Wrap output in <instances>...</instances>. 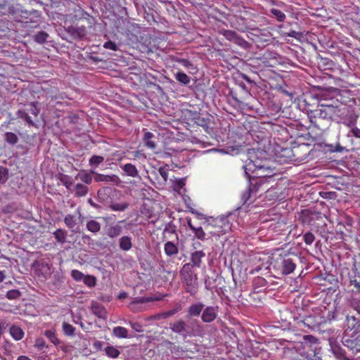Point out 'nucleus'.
<instances>
[{"instance_id": "nucleus-42", "label": "nucleus", "mask_w": 360, "mask_h": 360, "mask_svg": "<svg viewBox=\"0 0 360 360\" xmlns=\"http://www.w3.org/2000/svg\"><path fill=\"white\" fill-rule=\"evenodd\" d=\"M63 330L65 335L73 336L75 335V328L70 323L64 322L63 323Z\"/></svg>"}, {"instance_id": "nucleus-39", "label": "nucleus", "mask_w": 360, "mask_h": 360, "mask_svg": "<svg viewBox=\"0 0 360 360\" xmlns=\"http://www.w3.org/2000/svg\"><path fill=\"white\" fill-rule=\"evenodd\" d=\"M219 34L223 35L227 40L230 41H233L238 34L235 31L225 29L221 30L219 31Z\"/></svg>"}, {"instance_id": "nucleus-51", "label": "nucleus", "mask_w": 360, "mask_h": 360, "mask_svg": "<svg viewBox=\"0 0 360 360\" xmlns=\"http://www.w3.org/2000/svg\"><path fill=\"white\" fill-rule=\"evenodd\" d=\"M168 171H169V166L165 165L164 167H161L158 169V172L160 175L162 176L163 181L166 182L168 179Z\"/></svg>"}, {"instance_id": "nucleus-25", "label": "nucleus", "mask_w": 360, "mask_h": 360, "mask_svg": "<svg viewBox=\"0 0 360 360\" xmlns=\"http://www.w3.org/2000/svg\"><path fill=\"white\" fill-rule=\"evenodd\" d=\"M10 334L15 340H20L24 336V332L22 329L15 325H13L10 328Z\"/></svg>"}, {"instance_id": "nucleus-2", "label": "nucleus", "mask_w": 360, "mask_h": 360, "mask_svg": "<svg viewBox=\"0 0 360 360\" xmlns=\"http://www.w3.org/2000/svg\"><path fill=\"white\" fill-rule=\"evenodd\" d=\"M170 330L184 338L198 335L202 330V326L197 319H191L187 322L183 319H178L170 323Z\"/></svg>"}, {"instance_id": "nucleus-60", "label": "nucleus", "mask_w": 360, "mask_h": 360, "mask_svg": "<svg viewBox=\"0 0 360 360\" xmlns=\"http://www.w3.org/2000/svg\"><path fill=\"white\" fill-rule=\"evenodd\" d=\"M178 311H179L178 309H174L163 312L162 314H159L158 316H161L162 319H167V318L172 316L174 315L175 314H176L178 312Z\"/></svg>"}, {"instance_id": "nucleus-38", "label": "nucleus", "mask_w": 360, "mask_h": 360, "mask_svg": "<svg viewBox=\"0 0 360 360\" xmlns=\"http://www.w3.org/2000/svg\"><path fill=\"white\" fill-rule=\"evenodd\" d=\"M9 170L7 167L0 166V184H5L9 179Z\"/></svg>"}, {"instance_id": "nucleus-18", "label": "nucleus", "mask_w": 360, "mask_h": 360, "mask_svg": "<svg viewBox=\"0 0 360 360\" xmlns=\"http://www.w3.org/2000/svg\"><path fill=\"white\" fill-rule=\"evenodd\" d=\"M205 257V253L202 250H195L191 255V269L193 266L200 267L202 264V259Z\"/></svg>"}, {"instance_id": "nucleus-6", "label": "nucleus", "mask_w": 360, "mask_h": 360, "mask_svg": "<svg viewBox=\"0 0 360 360\" xmlns=\"http://www.w3.org/2000/svg\"><path fill=\"white\" fill-rule=\"evenodd\" d=\"M20 0H4V3L0 4L1 9H7L8 14L18 18L20 13L25 10L23 6L20 3Z\"/></svg>"}, {"instance_id": "nucleus-53", "label": "nucleus", "mask_w": 360, "mask_h": 360, "mask_svg": "<svg viewBox=\"0 0 360 360\" xmlns=\"http://www.w3.org/2000/svg\"><path fill=\"white\" fill-rule=\"evenodd\" d=\"M128 207L127 203H115L110 205V208L114 211H124Z\"/></svg>"}, {"instance_id": "nucleus-59", "label": "nucleus", "mask_w": 360, "mask_h": 360, "mask_svg": "<svg viewBox=\"0 0 360 360\" xmlns=\"http://www.w3.org/2000/svg\"><path fill=\"white\" fill-rule=\"evenodd\" d=\"M347 136L348 137L354 136L355 138L360 139V128H359L356 126L352 129H350L347 134Z\"/></svg>"}, {"instance_id": "nucleus-37", "label": "nucleus", "mask_w": 360, "mask_h": 360, "mask_svg": "<svg viewBox=\"0 0 360 360\" xmlns=\"http://www.w3.org/2000/svg\"><path fill=\"white\" fill-rule=\"evenodd\" d=\"M175 79L180 83L187 85L190 83V77L184 72L179 71L175 74Z\"/></svg>"}, {"instance_id": "nucleus-24", "label": "nucleus", "mask_w": 360, "mask_h": 360, "mask_svg": "<svg viewBox=\"0 0 360 360\" xmlns=\"http://www.w3.org/2000/svg\"><path fill=\"white\" fill-rule=\"evenodd\" d=\"M86 226V229L94 234H97L101 229V224L95 219L88 221Z\"/></svg>"}, {"instance_id": "nucleus-30", "label": "nucleus", "mask_w": 360, "mask_h": 360, "mask_svg": "<svg viewBox=\"0 0 360 360\" xmlns=\"http://www.w3.org/2000/svg\"><path fill=\"white\" fill-rule=\"evenodd\" d=\"M4 141L7 143L14 146L17 144L19 139L16 134L13 132L7 131L4 134Z\"/></svg>"}, {"instance_id": "nucleus-13", "label": "nucleus", "mask_w": 360, "mask_h": 360, "mask_svg": "<svg viewBox=\"0 0 360 360\" xmlns=\"http://www.w3.org/2000/svg\"><path fill=\"white\" fill-rule=\"evenodd\" d=\"M344 345L354 354L360 353V333L355 337L347 338L344 341Z\"/></svg>"}, {"instance_id": "nucleus-21", "label": "nucleus", "mask_w": 360, "mask_h": 360, "mask_svg": "<svg viewBox=\"0 0 360 360\" xmlns=\"http://www.w3.org/2000/svg\"><path fill=\"white\" fill-rule=\"evenodd\" d=\"M119 247L122 250H129L132 248L131 238L128 236L121 237L119 240Z\"/></svg>"}, {"instance_id": "nucleus-46", "label": "nucleus", "mask_w": 360, "mask_h": 360, "mask_svg": "<svg viewBox=\"0 0 360 360\" xmlns=\"http://www.w3.org/2000/svg\"><path fill=\"white\" fill-rule=\"evenodd\" d=\"M176 62L179 64L182 65L184 67L190 70H195L196 68L194 65L188 59L185 58H179L176 60Z\"/></svg>"}, {"instance_id": "nucleus-1", "label": "nucleus", "mask_w": 360, "mask_h": 360, "mask_svg": "<svg viewBox=\"0 0 360 360\" xmlns=\"http://www.w3.org/2000/svg\"><path fill=\"white\" fill-rule=\"evenodd\" d=\"M267 153L260 149H250L248 151V159L243 166L246 175L250 172L264 176H271L274 169L269 165L266 158Z\"/></svg>"}, {"instance_id": "nucleus-23", "label": "nucleus", "mask_w": 360, "mask_h": 360, "mask_svg": "<svg viewBox=\"0 0 360 360\" xmlns=\"http://www.w3.org/2000/svg\"><path fill=\"white\" fill-rule=\"evenodd\" d=\"M164 250L165 254L169 257L176 255L179 252L177 246L171 241H168L165 244Z\"/></svg>"}, {"instance_id": "nucleus-27", "label": "nucleus", "mask_w": 360, "mask_h": 360, "mask_svg": "<svg viewBox=\"0 0 360 360\" xmlns=\"http://www.w3.org/2000/svg\"><path fill=\"white\" fill-rule=\"evenodd\" d=\"M358 115L352 112L342 124L352 129L356 126Z\"/></svg>"}, {"instance_id": "nucleus-33", "label": "nucleus", "mask_w": 360, "mask_h": 360, "mask_svg": "<svg viewBox=\"0 0 360 360\" xmlns=\"http://www.w3.org/2000/svg\"><path fill=\"white\" fill-rule=\"evenodd\" d=\"M16 115L18 118L22 119L25 120L29 126H34V122L32 120L31 117L28 115V114L22 110H18L16 112Z\"/></svg>"}, {"instance_id": "nucleus-45", "label": "nucleus", "mask_w": 360, "mask_h": 360, "mask_svg": "<svg viewBox=\"0 0 360 360\" xmlns=\"http://www.w3.org/2000/svg\"><path fill=\"white\" fill-rule=\"evenodd\" d=\"M104 161V158L101 155H93L89 159V165L94 167H97L101 163Z\"/></svg>"}, {"instance_id": "nucleus-12", "label": "nucleus", "mask_w": 360, "mask_h": 360, "mask_svg": "<svg viewBox=\"0 0 360 360\" xmlns=\"http://www.w3.org/2000/svg\"><path fill=\"white\" fill-rule=\"evenodd\" d=\"M346 330L360 332V316L348 314L345 319Z\"/></svg>"}, {"instance_id": "nucleus-61", "label": "nucleus", "mask_w": 360, "mask_h": 360, "mask_svg": "<svg viewBox=\"0 0 360 360\" xmlns=\"http://www.w3.org/2000/svg\"><path fill=\"white\" fill-rule=\"evenodd\" d=\"M130 326L136 332L141 333L143 331L142 325L138 322H130Z\"/></svg>"}, {"instance_id": "nucleus-50", "label": "nucleus", "mask_w": 360, "mask_h": 360, "mask_svg": "<svg viewBox=\"0 0 360 360\" xmlns=\"http://www.w3.org/2000/svg\"><path fill=\"white\" fill-rule=\"evenodd\" d=\"M71 276L76 281H82L84 280L85 275L79 271V270L74 269L71 271Z\"/></svg>"}, {"instance_id": "nucleus-4", "label": "nucleus", "mask_w": 360, "mask_h": 360, "mask_svg": "<svg viewBox=\"0 0 360 360\" xmlns=\"http://www.w3.org/2000/svg\"><path fill=\"white\" fill-rule=\"evenodd\" d=\"M180 276L186 292L194 296L198 291L197 275L191 269L190 263L185 264L180 270Z\"/></svg>"}, {"instance_id": "nucleus-19", "label": "nucleus", "mask_w": 360, "mask_h": 360, "mask_svg": "<svg viewBox=\"0 0 360 360\" xmlns=\"http://www.w3.org/2000/svg\"><path fill=\"white\" fill-rule=\"evenodd\" d=\"M203 308H204V304L201 302L191 304L188 308V314L186 315V317L189 318V317H192V316H193V317L198 316L200 314V313L202 311Z\"/></svg>"}, {"instance_id": "nucleus-11", "label": "nucleus", "mask_w": 360, "mask_h": 360, "mask_svg": "<svg viewBox=\"0 0 360 360\" xmlns=\"http://www.w3.org/2000/svg\"><path fill=\"white\" fill-rule=\"evenodd\" d=\"M335 112L333 116V121L338 123H342L345 119L352 112L345 105L335 106Z\"/></svg>"}, {"instance_id": "nucleus-55", "label": "nucleus", "mask_w": 360, "mask_h": 360, "mask_svg": "<svg viewBox=\"0 0 360 360\" xmlns=\"http://www.w3.org/2000/svg\"><path fill=\"white\" fill-rule=\"evenodd\" d=\"M232 42L242 48H245L248 46V42L238 34H237V36L235 37L234 40Z\"/></svg>"}, {"instance_id": "nucleus-35", "label": "nucleus", "mask_w": 360, "mask_h": 360, "mask_svg": "<svg viewBox=\"0 0 360 360\" xmlns=\"http://www.w3.org/2000/svg\"><path fill=\"white\" fill-rule=\"evenodd\" d=\"M53 236L58 242L64 243L66 241L67 231L62 229H58L53 233Z\"/></svg>"}, {"instance_id": "nucleus-63", "label": "nucleus", "mask_w": 360, "mask_h": 360, "mask_svg": "<svg viewBox=\"0 0 360 360\" xmlns=\"http://www.w3.org/2000/svg\"><path fill=\"white\" fill-rule=\"evenodd\" d=\"M252 194L250 192L248 189L244 191L241 195V199L243 203H246L248 200L251 198Z\"/></svg>"}, {"instance_id": "nucleus-20", "label": "nucleus", "mask_w": 360, "mask_h": 360, "mask_svg": "<svg viewBox=\"0 0 360 360\" xmlns=\"http://www.w3.org/2000/svg\"><path fill=\"white\" fill-rule=\"evenodd\" d=\"M124 174L131 177H139V172L135 165L131 163H127L120 166Z\"/></svg>"}, {"instance_id": "nucleus-56", "label": "nucleus", "mask_w": 360, "mask_h": 360, "mask_svg": "<svg viewBox=\"0 0 360 360\" xmlns=\"http://www.w3.org/2000/svg\"><path fill=\"white\" fill-rule=\"evenodd\" d=\"M304 241L307 245H311L315 240V236L311 232H307L303 236Z\"/></svg>"}, {"instance_id": "nucleus-17", "label": "nucleus", "mask_w": 360, "mask_h": 360, "mask_svg": "<svg viewBox=\"0 0 360 360\" xmlns=\"http://www.w3.org/2000/svg\"><path fill=\"white\" fill-rule=\"evenodd\" d=\"M91 312L99 319H107L108 313L105 308L97 302H92L91 305Z\"/></svg>"}, {"instance_id": "nucleus-10", "label": "nucleus", "mask_w": 360, "mask_h": 360, "mask_svg": "<svg viewBox=\"0 0 360 360\" xmlns=\"http://www.w3.org/2000/svg\"><path fill=\"white\" fill-rule=\"evenodd\" d=\"M218 307L208 306L202 310L201 319L204 323H211L217 316Z\"/></svg>"}, {"instance_id": "nucleus-14", "label": "nucleus", "mask_w": 360, "mask_h": 360, "mask_svg": "<svg viewBox=\"0 0 360 360\" xmlns=\"http://www.w3.org/2000/svg\"><path fill=\"white\" fill-rule=\"evenodd\" d=\"M91 173L94 175V179L96 182H105L117 184L120 181L118 176L115 174L106 175L98 174L96 172L94 169H91Z\"/></svg>"}, {"instance_id": "nucleus-34", "label": "nucleus", "mask_w": 360, "mask_h": 360, "mask_svg": "<svg viewBox=\"0 0 360 360\" xmlns=\"http://www.w3.org/2000/svg\"><path fill=\"white\" fill-rule=\"evenodd\" d=\"M75 195L77 197L85 196L89 192V188L82 184H77L75 186Z\"/></svg>"}, {"instance_id": "nucleus-7", "label": "nucleus", "mask_w": 360, "mask_h": 360, "mask_svg": "<svg viewBox=\"0 0 360 360\" xmlns=\"http://www.w3.org/2000/svg\"><path fill=\"white\" fill-rule=\"evenodd\" d=\"M158 300L151 297H135L129 304L128 307L135 313L143 311L146 310L145 307L143 306V304Z\"/></svg>"}, {"instance_id": "nucleus-32", "label": "nucleus", "mask_w": 360, "mask_h": 360, "mask_svg": "<svg viewBox=\"0 0 360 360\" xmlns=\"http://www.w3.org/2000/svg\"><path fill=\"white\" fill-rule=\"evenodd\" d=\"M269 12L271 14V16L276 18L280 22H284L286 18L285 14L278 9L273 8L270 9Z\"/></svg>"}, {"instance_id": "nucleus-29", "label": "nucleus", "mask_w": 360, "mask_h": 360, "mask_svg": "<svg viewBox=\"0 0 360 360\" xmlns=\"http://www.w3.org/2000/svg\"><path fill=\"white\" fill-rule=\"evenodd\" d=\"M91 172L88 173L86 170L81 171L76 176V179H80L86 184H91L92 182V176Z\"/></svg>"}, {"instance_id": "nucleus-52", "label": "nucleus", "mask_w": 360, "mask_h": 360, "mask_svg": "<svg viewBox=\"0 0 360 360\" xmlns=\"http://www.w3.org/2000/svg\"><path fill=\"white\" fill-rule=\"evenodd\" d=\"M34 347L39 350L44 352V349L47 348V345L43 338H37L35 340Z\"/></svg>"}, {"instance_id": "nucleus-31", "label": "nucleus", "mask_w": 360, "mask_h": 360, "mask_svg": "<svg viewBox=\"0 0 360 360\" xmlns=\"http://www.w3.org/2000/svg\"><path fill=\"white\" fill-rule=\"evenodd\" d=\"M113 335L118 338H127L128 337V330L122 326H116L112 330Z\"/></svg>"}, {"instance_id": "nucleus-43", "label": "nucleus", "mask_w": 360, "mask_h": 360, "mask_svg": "<svg viewBox=\"0 0 360 360\" xmlns=\"http://www.w3.org/2000/svg\"><path fill=\"white\" fill-rule=\"evenodd\" d=\"M193 120L196 124L202 127H208L209 119L202 117L200 115H198L193 117Z\"/></svg>"}, {"instance_id": "nucleus-5", "label": "nucleus", "mask_w": 360, "mask_h": 360, "mask_svg": "<svg viewBox=\"0 0 360 360\" xmlns=\"http://www.w3.org/2000/svg\"><path fill=\"white\" fill-rule=\"evenodd\" d=\"M41 13L37 10L32 9L31 11L25 10L20 13L18 22H20L24 25L25 28H36L41 22Z\"/></svg>"}, {"instance_id": "nucleus-58", "label": "nucleus", "mask_w": 360, "mask_h": 360, "mask_svg": "<svg viewBox=\"0 0 360 360\" xmlns=\"http://www.w3.org/2000/svg\"><path fill=\"white\" fill-rule=\"evenodd\" d=\"M110 188L108 187H103L98 190L97 195L98 198L104 200L105 196L108 195L107 191H108Z\"/></svg>"}, {"instance_id": "nucleus-40", "label": "nucleus", "mask_w": 360, "mask_h": 360, "mask_svg": "<svg viewBox=\"0 0 360 360\" xmlns=\"http://www.w3.org/2000/svg\"><path fill=\"white\" fill-rule=\"evenodd\" d=\"M105 354L111 358H117L120 354V352L112 346H108L105 349Z\"/></svg>"}, {"instance_id": "nucleus-48", "label": "nucleus", "mask_w": 360, "mask_h": 360, "mask_svg": "<svg viewBox=\"0 0 360 360\" xmlns=\"http://www.w3.org/2000/svg\"><path fill=\"white\" fill-rule=\"evenodd\" d=\"M83 282L88 287L92 288L94 287L96 284V278L94 276L85 275Z\"/></svg>"}, {"instance_id": "nucleus-8", "label": "nucleus", "mask_w": 360, "mask_h": 360, "mask_svg": "<svg viewBox=\"0 0 360 360\" xmlns=\"http://www.w3.org/2000/svg\"><path fill=\"white\" fill-rule=\"evenodd\" d=\"M246 176L249 179V186L248 189L252 195H256L259 188L264 185V180L261 178L262 176L257 174L253 176H251L250 174Z\"/></svg>"}, {"instance_id": "nucleus-64", "label": "nucleus", "mask_w": 360, "mask_h": 360, "mask_svg": "<svg viewBox=\"0 0 360 360\" xmlns=\"http://www.w3.org/2000/svg\"><path fill=\"white\" fill-rule=\"evenodd\" d=\"M352 305L354 309L356 311L357 315L360 316V304L357 302H353Z\"/></svg>"}, {"instance_id": "nucleus-26", "label": "nucleus", "mask_w": 360, "mask_h": 360, "mask_svg": "<svg viewBox=\"0 0 360 360\" xmlns=\"http://www.w3.org/2000/svg\"><path fill=\"white\" fill-rule=\"evenodd\" d=\"M122 231V227L118 224L110 226L107 230V235L110 238L119 236Z\"/></svg>"}, {"instance_id": "nucleus-3", "label": "nucleus", "mask_w": 360, "mask_h": 360, "mask_svg": "<svg viewBox=\"0 0 360 360\" xmlns=\"http://www.w3.org/2000/svg\"><path fill=\"white\" fill-rule=\"evenodd\" d=\"M335 106L332 105H318L316 109L309 112L308 116L311 123L316 127H320L319 125L322 121L329 122L333 121V116Z\"/></svg>"}, {"instance_id": "nucleus-41", "label": "nucleus", "mask_w": 360, "mask_h": 360, "mask_svg": "<svg viewBox=\"0 0 360 360\" xmlns=\"http://www.w3.org/2000/svg\"><path fill=\"white\" fill-rule=\"evenodd\" d=\"M192 231L198 239L202 241H204L207 239L206 233L201 226L195 227Z\"/></svg>"}, {"instance_id": "nucleus-16", "label": "nucleus", "mask_w": 360, "mask_h": 360, "mask_svg": "<svg viewBox=\"0 0 360 360\" xmlns=\"http://www.w3.org/2000/svg\"><path fill=\"white\" fill-rule=\"evenodd\" d=\"M281 266L282 274L288 275L294 271L296 264L292 259L287 257L282 259Z\"/></svg>"}, {"instance_id": "nucleus-9", "label": "nucleus", "mask_w": 360, "mask_h": 360, "mask_svg": "<svg viewBox=\"0 0 360 360\" xmlns=\"http://www.w3.org/2000/svg\"><path fill=\"white\" fill-rule=\"evenodd\" d=\"M65 30L73 39H82L87 32L86 27L83 25H71L65 28Z\"/></svg>"}, {"instance_id": "nucleus-36", "label": "nucleus", "mask_w": 360, "mask_h": 360, "mask_svg": "<svg viewBox=\"0 0 360 360\" xmlns=\"http://www.w3.org/2000/svg\"><path fill=\"white\" fill-rule=\"evenodd\" d=\"M49 37V34L44 31L38 32L34 36V40L35 42L42 44L47 41L48 37Z\"/></svg>"}, {"instance_id": "nucleus-22", "label": "nucleus", "mask_w": 360, "mask_h": 360, "mask_svg": "<svg viewBox=\"0 0 360 360\" xmlns=\"http://www.w3.org/2000/svg\"><path fill=\"white\" fill-rule=\"evenodd\" d=\"M154 134L152 132L146 131L144 134L143 141L145 144V146L152 150H154L156 148V143L155 141L152 140L153 138H154Z\"/></svg>"}, {"instance_id": "nucleus-62", "label": "nucleus", "mask_w": 360, "mask_h": 360, "mask_svg": "<svg viewBox=\"0 0 360 360\" xmlns=\"http://www.w3.org/2000/svg\"><path fill=\"white\" fill-rule=\"evenodd\" d=\"M30 109L29 110V112L37 117L39 113V109L37 107V105L35 103H30Z\"/></svg>"}, {"instance_id": "nucleus-54", "label": "nucleus", "mask_w": 360, "mask_h": 360, "mask_svg": "<svg viewBox=\"0 0 360 360\" xmlns=\"http://www.w3.org/2000/svg\"><path fill=\"white\" fill-rule=\"evenodd\" d=\"M103 47L106 49H110L114 51H117L119 49L118 45L111 40H108L106 42H105L103 44Z\"/></svg>"}, {"instance_id": "nucleus-57", "label": "nucleus", "mask_w": 360, "mask_h": 360, "mask_svg": "<svg viewBox=\"0 0 360 360\" xmlns=\"http://www.w3.org/2000/svg\"><path fill=\"white\" fill-rule=\"evenodd\" d=\"M21 295V292L18 290H11L7 292L6 297L9 300H15Z\"/></svg>"}, {"instance_id": "nucleus-49", "label": "nucleus", "mask_w": 360, "mask_h": 360, "mask_svg": "<svg viewBox=\"0 0 360 360\" xmlns=\"http://www.w3.org/2000/svg\"><path fill=\"white\" fill-rule=\"evenodd\" d=\"M59 180L68 189H70V186L72 184L70 177L66 174H61L59 177Z\"/></svg>"}, {"instance_id": "nucleus-44", "label": "nucleus", "mask_w": 360, "mask_h": 360, "mask_svg": "<svg viewBox=\"0 0 360 360\" xmlns=\"http://www.w3.org/2000/svg\"><path fill=\"white\" fill-rule=\"evenodd\" d=\"M44 335L53 345H57L60 343L54 331L46 330Z\"/></svg>"}, {"instance_id": "nucleus-28", "label": "nucleus", "mask_w": 360, "mask_h": 360, "mask_svg": "<svg viewBox=\"0 0 360 360\" xmlns=\"http://www.w3.org/2000/svg\"><path fill=\"white\" fill-rule=\"evenodd\" d=\"M64 222L68 229H72L75 233L77 232V231L74 230V228L77 225V219L75 215L67 214L64 218Z\"/></svg>"}, {"instance_id": "nucleus-15", "label": "nucleus", "mask_w": 360, "mask_h": 360, "mask_svg": "<svg viewBox=\"0 0 360 360\" xmlns=\"http://www.w3.org/2000/svg\"><path fill=\"white\" fill-rule=\"evenodd\" d=\"M226 219H217L214 222H215V225L216 226L219 227V230L217 231H211L210 230V227H211V224H205V229L209 232V233L212 236H219L221 233H225L227 229H229V223L226 224V228H223L221 226H220L219 224H224V221H225Z\"/></svg>"}, {"instance_id": "nucleus-47", "label": "nucleus", "mask_w": 360, "mask_h": 360, "mask_svg": "<svg viewBox=\"0 0 360 360\" xmlns=\"http://www.w3.org/2000/svg\"><path fill=\"white\" fill-rule=\"evenodd\" d=\"M332 351L334 355L339 359H345V351L338 345L332 347Z\"/></svg>"}]
</instances>
